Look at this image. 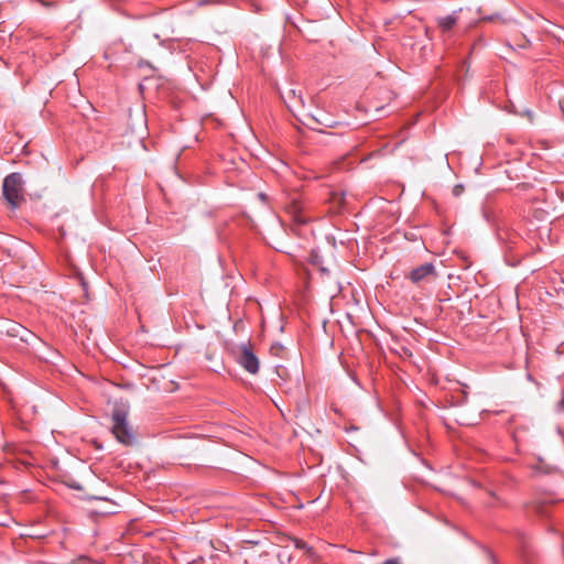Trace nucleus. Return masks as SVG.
<instances>
[{
    "label": "nucleus",
    "instance_id": "1",
    "mask_svg": "<svg viewBox=\"0 0 564 564\" xmlns=\"http://www.w3.org/2000/svg\"><path fill=\"white\" fill-rule=\"evenodd\" d=\"M2 194L12 209H17L25 200L24 182L20 173H11L7 175L2 184Z\"/></svg>",
    "mask_w": 564,
    "mask_h": 564
},
{
    "label": "nucleus",
    "instance_id": "2",
    "mask_svg": "<svg viewBox=\"0 0 564 564\" xmlns=\"http://www.w3.org/2000/svg\"><path fill=\"white\" fill-rule=\"evenodd\" d=\"M111 421V433L116 440L126 446L133 445L135 443V435L133 429L128 423V412L123 409L113 410Z\"/></svg>",
    "mask_w": 564,
    "mask_h": 564
},
{
    "label": "nucleus",
    "instance_id": "3",
    "mask_svg": "<svg viewBox=\"0 0 564 564\" xmlns=\"http://www.w3.org/2000/svg\"><path fill=\"white\" fill-rule=\"evenodd\" d=\"M238 362L249 373L256 375L259 371V359L252 352V350L246 345H242L240 347Z\"/></svg>",
    "mask_w": 564,
    "mask_h": 564
},
{
    "label": "nucleus",
    "instance_id": "4",
    "mask_svg": "<svg viewBox=\"0 0 564 564\" xmlns=\"http://www.w3.org/2000/svg\"><path fill=\"white\" fill-rule=\"evenodd\" d=\"M435 275V268L432 263H424L410 272L413 283L426 282Z\"/></svg>",
    "mask_w": 564,
    "mask_h": 564
},
{
    "label": "nucleus",
    "instance_id": "5",
    "mask_svg": "<svg viewBox=\"0 0 564 564\" xmlns=\"http://www.w3.org/2000/svg\"><path fill=\"white\" fill-rule=\"evenodd\" d=\"M281 97L286 105V107L294 111L296 108L303 106V98L301 94H297V91L293 88L286 89V91L281 93Z\"/></svg>",
    "mask_w": 564,
    "mask_h": 564
},
{
    "label": "nucleus",
    "instance_id": "6",
    "mask_svg": "<svg viewBox=\"0 0 564 564\" xmlns=\"http://www.w3.org/2000/svg\"><path fill=\"white\" fill-rule=\"evenodd\" d=\"M457 22V19L455 15H446L437 19V25L442 30V32H448L451 31Z\"/></svg>",
    "mask_w": 564,
    "mask_h": 564
},
{
    "label": "nucleus",
    "instance_id": "7",
    "mask_svg": "<svg viewBox=\"0 0 564 564\" xmlns=\"http://www.w3.org/2000/svg\"><path fill=\"white\" fill-rule=\"evenodd\" d=\"M8 335L13 337H20L22 341H28V336L30 332L19 324H13L8 330Z\"/></svg>",
    "mask_w": 564,
    "mask_h": 564
},
{
    "label": "nucleus",
    "instance_id": "8",
    "mask_svg": "<svg viewBox=\"0 0 564 564\" xmlns=\"http://www.w3.org/2000/svg\"><path fill=\"white\" fill-rule=\"evenodd\" d=\"M294 543H295V547L296 549H300V550H304L306 552H311L312 549L302 540H294Z\"/></svg>",
    "mask_w": 564,
    "mask_h": 564
},
{
    "label": "nucleus",
    "instance_id": "9",
    "mask_svg": "<svg viewBox=\"0 0 564 564\" xmlns=\"http://www.w3.org/2000/svg\"><path fill=\"white\" fill-rule=\"evenodd\" d=\"M219 2H220L219 0H198L197 6L204 7V6H209V4H216Z\"/></svg>",
    "mask_w": 564,
    "mask_h": 564
},
{
    "label": "nucleus",
    "instance_id": "10",
    "mask_svg": "<svg viewBox=\"0 0 564 564\" xmlns=\"http://www.w3.org/2000/svg\"><path fill=\"white\" fill-rule=\"evenodd\" d=\"M294 220H296L297 223H304L305 221V219L300 217V216H295Z\"/></svg>",
    "mask_w": 564,
    "mask_h": 564
},
{
    "label": "nucleus",
    "instance_id": "11",
    "mask_svg": "<svg viewBox=\"0 0 564 564\" xmlns=\"http://www.w3.org/2000/svg\"><path fill=\"white\" fill-rule=\"evenodd\" d=\"M488 557H489L491 564H497L495 557L491 554H489Z\"/></svg>",
    "mask_w": 564,
    "mask_h": 564
},
{
    "label": "nucleus",
    "instance_id": "12",
    "mask_svg": "<svg viewBox=\"0 0 564 564\" xmlns=\"http://www.w3.org/2000/svg\"><path fill=\"white\" fill-rule=\"evenodd\" d=\"M527 115H528L530 121H532L533 120V113L531 111H528Z\"/></svg>",
    "mask_w": 564,
    "mask_h": 564
},
{
    "label": "nucleus",
    "instance_id": "13",
    "mask_svg": "<svg viewBox=\"0 0 564 564\" xmlns=\"http://www.w3.org/2000/svg\"><path fill=\"white\" fill-rule=\"evenodd\" d=\"M453 193H454L455 195H457V193H458V185L454 186V188H453Z\"/></svg>",
    "mask_w": 564,
    "mask_h": 564
},
{
    "label": "nucleus",
    "instance_id": "14",
    "mask_svg": "<svg viewBox=\"0 0 564 564\" xmlns=\"http://www.w3.org/2000/svg\"><path fill=\"white\" fill-rule=\"evenodd\" d=\"M459 259H460V268L463 267V261H465V257H463L462 254L459 256Z\"/></svg>",
    "mask_w": 564,
    "mask_h": 564
},
{
    "label": "nucleus",
    "instance_id": "15",
    "mask_svg": "<svg viewBox=\"0 0 564 564\" xmlns=\"http://www.w3.org/2000/svg\"><path fill=\"white\" fill-rule=\"evenodd\" d=\"M462 386H463V384L460 383V387H462ZM459 393H460V395H462V394H465V391L460 388ZM462 403H463V400L460 399V404H462Z\"/></svg>",
    "mask_w": 564,
    "mask_h": 564
},
{
    "label": "nucleus",
    "instance_id": "16",
    "mask_svg": "<svg viewBox=\"0 0 564 564\" xmlns=\"http://www.w3.org/2000/svg\"><path fill=\"white\" fill-rule=\"evenodd\" d=\"M281 348H282V346H281V345H279L278 347L272 346V348H271V349H272V350H274V349H275V350H279V349H281Z\"/></svg>",
    "mask_w": 564,
    "mask_h": 564
}]
</instances>
